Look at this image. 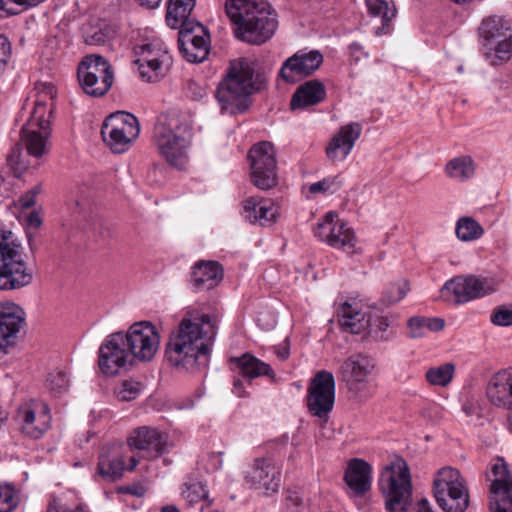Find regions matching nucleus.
<instances>
[{"label": "nucleus", "instance_id": "412c9836", "mask_svg": "<svg viewBox=\"0 0 512 512\" xmlns=\"http://www.w3.org/2000/svg\"><path fill=\"white\" fill-rule=\"evenodd\" d=\"M489 401L496 407L508 410V426L512 431V368L495 373L486 388Z\"/></svg>", "mask_w": 512, "mask_h": 512}, {"label": "nucleus", "instance_id": "0eeeda50", "mask_svg": "<svg viewBox=\"0 0 512 512\" xmlns=\"http://www.w3.org/2000/svg\"><path fill=\"white\" fill-rule=\"evenodd\" d=\"M154 145L158 154L171 166L184 169L189 161L192 135L178 121L159 120L154 128Z\"/></svg>", "mask_w": 512, "mask_h": 512}, {"label": "nucleus", "instance_id": "2eb2a0df", "mask_svg": "<svg viewBox=\"0 0 512 512\" xmlns=\"http://www.w3.org/2000/svg\"><path fill=\"white\" fill-rule=\"evenodd\" d=\"M134 360L123 340V333L110 334L99 348L98 365L102 373L116 375L121 369L133 365Z\"/></svg>", "mask_w": 512, "mask_h": 512}, {"label": "nucleus", "instance_id": "f257e3e1", "mask_svg": "<svg viewBox=\"0 0 512 512\" xmlns=\"http://www.w3.org/2000/svg\"><path fill=\"white\" fill-rule=\"evenodd\" d=\"M217 327L216 316L196 313L184 317L167 343V361L186 371H194L198 365L205 364Z\"/></svg>", "mask_w": 512, "mask_h": 512}, {"label": "nucleus", "instance_id": "c756f323", "mask_svg": "<svg viewBox=\"0 0 512 512\" xmlns=\"http://www.w3.org/2000/svg\"><path fill=\"white\" fill-rule=\"evenodd\" d=\"M375 368V360L366 354L354 356V400L360 393L359 399H366L372 394L368 377Z\"/></svg>", "mask_w": 512, "mask_h": 512}, {"label": "nucleus", "instance_id": "13d9d810", "mask_svg": "<svg viewBox=\"0 0 512 512\" xmlns=\"http://www.w3.org/2000/svg\"><path fill=\"white\" fill-rule=\"evenodd\" d=\"M108 39V35L101 29L87 32L85 42L89 45H102Z\"/></svg>", "mask_w": 512, "mask_h": 512}, {"label": "nucleus", "instance_id": "052dcab7", "mask_svg": "<svg viewBox=\"0 0 512 512\" xmlns=\"http://www.w3.org/2000/svg\"><path fill=\"white\" fill-rule=\"evenodd\" d=\"M340 372H341L343 381H345L347 383V385L349 386L350 381L352 380V362L350 361V359H347L343 363V365L341 366Z\"/></svg>", "mask_w": 512, "mask_h": 512}, {"label": "nucleus", "instance_id": "9b49d317", "mask_svg": "<svg viewBox=\"0 0 512 512\" xmlns=\"http://www.w3.org/2000/svg\"><path fill=\"white\" fill-rule=\"evenodd\" d=\"M497 286L498 283L494 278H479L473 275L457 276L443 285L440 297L449 303L463 304L494 293Z\"/></svg>", "mask_w": 512, "mask_h": 512}, {"label": "nucleus", "instance_id": "5701e85b", "mask_svg": "<svg viewBox=\"0 0 512 512\" xmlns=\"http://www.w3.org/2000/svg\"><path fill=\"white\" fill-rule=\"evenodd\" d=\"M127 444L131 450L144 451L150 458L159 457L167 450L165 435L148 426L134 429L127 438Z\"/></svg>", "mask_w": 512, "mask_h": 512}, {"label": "nucleus", "instance_id": "2f4dec72", "mask_svg": "<svg viewBox=\"0 0 512 512\" xmlns=\"http://www.w3.org/2000/svg\"><path fill=\"white\" fill-rule=\"evenodd\" d=\"M196 0H169L166 22L172 29L185 28L187 23H198L189 18Z\"/></svg>", "mask_w": 512, "mask_h": 512}, {"label": "nucleus", "instance_id": "aec40b11", "mask_svg": "<svg viewBox=\"0 0 512 512\" xmlns=\"http://www.w3.org/2000/svg\"><path fill=\"white\" fill-rule=\"evenodd\" d=\"M245 481L251 488L275 493L280 486V470L269 458H257L245 471Z\"/></svg>", "mask_w": 512, "mask_h": 512}, {"label": "nucleus", "instance_id": "4d7b16f0", "mask_svg": "<svg viewBox=\"0 0 512 512\" xmlns=\"http://www.w3.org/2000/svg\"><path fill=\"white\" fill-rule=\"evenodd\" d=\"M11 57V44L8 38L0 34V69H2Z\"/></svg>", "mask_w": 512, "mask_h": 512}, {"label": "nucleus", "instance_id": "ea45409f", "mask_svg": "<svg viewBox=\"0 0 512 512\" xmlns=\"http://www.w3.org/2000/svg\"><path fill=\"white\" fill-rule=\"evenodd\" d=\"M454 373L455 365L448 362L429 368L425 373V378L430 385L446 387L452 381Z\"/></svg>", "mask_w": 512, "mask_h": 512}, {"label": "nucleus", "instance_id": "bb28decb", "mask_svg": "<svg viewBox=\"0 0 512 512\" xmlns=\"http://www.w3.org/2000/svg\"><path fill=\"white\" fill-rule=\"evenodd\" d=\"M230 363L232 371L245 378L249 384L252 379L260 376H267L271 380H275V373L271 366L250 353H244L240 357H233L230 359Z\"/></svg>", "mask_w": 512, "mask_h": 512}, {"label": "nucleus", "instance_id": "680f3d73", "mask_svg": "<svg viewBox=\"0 0 512 512\" xmlns=\"http://www.w3.org/2000/svg\"><path fill=\"white\" fill-rule=\"evenodd\" d=\"M232 391L238 397H244L246 395L244 391V382L240 378H234Z\"/></svg>", "mask_w": 512, "mask_h": 512}, {"label": "nucleus", "instance_id": "dca6fc26", "mask_svg": "<svg viewBox=\"0 0 512 512\" xmlns=\"http://www.w3.org/2000/svg\"><path fill=\"white\" fill-rule=\"evenodd\" d=\"M390 318L367 307L356 309L354 307V336L359 335L361 340L389 341L393 335L389 331Z\"/></svg>", "mask_w": 512, "mask_h": 512}, {"label": "nucleus", "instance_id": "393cba45", "mask_svg": "<svg viewBox=\"0 0 512 512\" xmlns=\"http://www.w3.org/2000/svg\"><path fill=\"white\" fill-rule=\"evenodd\" d=\"M25 321L24 311L13 303H0V353H6Z\"/></svg>", "mask_w": 512, "mask_h": 512}, {"label": "nucleus", "instance_id": "3c124183", "mask_svg": "<svg viewBox=\"0 0 512 512\" xmlns=\"http://www.w3.org/2000/svg\"><path fill=\"white\" fill-rule=\"evenodd\" d=\"M408 335L410 338H422L426 335V323L424 316H413L407 321Z\"/></svg>", "mask_w": 512, "mask_h": 512}, {"label": "nucleus", "instance_id": "a18cd8bd", "mask_svg": "<svg viewBox=\"0 0 512 512\" xmlns=\"http://www.w3.org/2000/svg\"><path fill=\"white\" fill-rule=\"evenodd\" d=\"M339 220L337 214L333 212H328L314 228V234L322 241L328 240L333 234V228L336 225V221Z\"/></svg>", "mask_w": 512, "mask_h": 512}, {"label": "nucleus", "instance_id": "a878e982", "mask_svg": "<svg viewBox=\"0 0 512 512\" xmlns=\"http://www.w3.org/2000/svg\"><path fill=\"white\" fill-rule=\"evenodd\" d=\"M243 215L250 223L268 226L276 221L278 209L270 199L252 196L244 202Z\"/></svg>", "mask_w": 512, "mask_h": 512}, {"label": "nucleus", "instance_id": "8fccbe9b", "mask_svg": "<svg viewBox=\"0 0 512 512\" xmlns=\"http://www.w3.org/2000/svg\"><path fill=\"white\" fill-rule=\"evenodd\" d=\"M494 325L508 327L512 325V308L507 306L496 307L490 317Z\"/></svg>", "mask_w": 512, "mask_h": 512}, {"label": "nucleus", "instance_id": "c9c22d12", "mask_svg": "<svg viewBox=\"0 0 512 512\" xmlns=\"http://www.w3.org/2000/svg\"><path fill=\"white\" fill-rule=\"evenodd\" d=\"M444 170L449 178L463 182L474 176L476 166L471 156L462 155L449 160Z\"/></svg>", "mask_w": 512, "mask_h": 512}, {"label": "nucleus", "instance_id": "1a4fd4ad", "mask_svg": "<svg viewBox=\"0 0 512 512\" xmlns=\"http://www.w3.org/2000/svg\"><path fill=\"white\" fill-rule=\"evenodd\" d=\"M140 124L131 113L117 111L106 117L102 124L101 136L103 141L114 153H124L138 138Z\"/></svg>", "mask_w": 512, "mask_h": 512}, {"label": "nucleus", "instance_id": "20e7f679", "mask_svg": "<svg viewBox=\"0 0 512 512\" xmlns=\"http://www.w3.org/2000/svg\"><path fill=\"white\" fill-rule=\"evenodd\" d=\"M37 88L40 90L39 95L30 118L21 129V141L30 156L41 158L49 151L50 116L56 90L48 83L40 84Z\"/></svg>", "mask_w": 512, "mask_h": 512}, {"label": "nucleus", "instance_id": "f704fd0d", "mask_svg": "<svg viewBox=\"0 0 512 512\" xmlns=\"http://www.w3.org/2000/svg\"><path fill=\"white\" fill-rule=\"evenodd\" d=\"M352 149V124L349 123L342 127L335 135L328 147L326 154L332 161L344 160Z\"/></svg>", "mask_w": 512, "mask_h": 512}, {"label": "nucleus", "instance_id": "c03bdc74", "mask_svg": "<svg viewBox=\"0 0 512 512\" xmlns=\"http://www.w3.org/2000/svg\"><path fill=\"white\" fill-rule=\"evenodd\" d=\"M138 66V71L142 79L147 82H156L160 78L164 77L171 65H161V69H158L155 62L149 63H135Z\"/></svg>", "mask_w": 512, "mask_h": 512}, {"label": "nucleus", "instance_id": "bf43d9fd", "mask_svg": "<svg viewBox=\"0 0 512 512\" xmlns=\"http://www.w3.org/2000/svg\"><path fill=\"white\" fill-rule=\"evenodd\" d=\"M426 330L438 332L444 329L445 321L440 317H425Z\"/></svg>", "mask_w": 512, "mask_h": 512}, {"label": "nucleus", "instance_id": "39448f33", "mask_svg": "<svg viewBox=\"0 0 512 512\" xmlns=\"http://www.w3.org/2000/svg\"><path fill=\"white\" fill-rule=\"evenodd\" d=\"M24 247L11 231L0 229V290H18L33 281Z\"/></svg>", "mask_w": 512, "mask_h": 512}, {"label": "nucleus", "instance_id": "58836bf2", "mask_svg": "<svg viewBox=\"0 0 512 512\" xmlns=\"http://www.w3.org/2000/svg\"><path fill=\"white\" fill-rule=\"evenodd\" d=\"M455 233L459 240L469 242L481 238L484 229L472 217H461L456 223Z\"/></svg>", "mask_w": 512, "mask_h": 512}, {"label": "nucleus", "instance_id": "864d4df0", "mask_svg": "<svg viewBox=\"0 0 512 512\" xmlns=\"http://www.w3.org/2000/svg\"><path fill=\"white\" fill-rule=\"evenodd\" d=\"M339 184L336 182V178H324L321 181L312 183L309 186V192L312 194L335 192L338 190Z\"/></svg>", "mask_w": 512, "mask_h": 512}, {"label": "nucleus", "instance_id": "7c9ffc66", "mask_svg": "<svg viewBox=\"0 0 512 512\" xmlns=\"http://www.w3.org/2000/svg\"><path fill=\"white\" fill-rule=\"evenodd\" d=\"M373 479V466L364 459L354 457V505H358L359 498H364L366 502L370 500Z\"/></svg>", "mask_w": 512, "mask_h": 512}, {"label": "nucleus", "instance_id": "c85d7f7f", "mask_svg": "<svg viewBox=\"0 0 512 512\" xmlns=\"http://www.w3.org/2000/svg\"><path fill=\"white\" fill-rule=\"evenodd\" d=\"M326 97V88L324 84L312 79L302 83L294 92L290 107L292 110L305 109L321 103Z\"/></svg>", "mask_w": 512, "mask_h": 512}, {"label": "nucleus", "instance_id": "f8f14e48", "mask_svg": "<svg viewBox=\"0 0 512 512\" xmlns=\"http://www.w3.org/2000/svg\"><path fill=\"white\" fill-rule=\"evenodd\" d=\"M335 403V378L327 370H320L310 379L306 404L309 413L319 419H326Z\"/></svg>", "mask_w": 512, "mask_h": 512}, {"label": "nucleus", "instance_id": "e433bc0d", "mask_svg": "<svg viewBox=\"0 0 512 512\" xmlns=\"http://www.w3.org/2000/svg\"><path fill=\"white\" fill-rule=\"evenodd\" d=\"M494 47L485 48L484 55L493 66L507 62L512 55V30L494 42Z\"/></svg>", "mask_w": 512, "mask_h": 512}, {"label": "nucleus", "instance_id": "09e8293b", "mask_svg": "<svg viewBox=\"0 0 512 512\" xmlns=\"http://www.w3.org/2000/svg\"><path fill=\"white\" fill-rule=\"evenodd\" d=\"M47 387L54 395H60L67 391L69 380L64 372L50 373L46 380Z\"/></svg>", "mask_w": 512, "mask_h": 512}, {"label": "nucleus", "instance_id": "6ab92c4d", "mask_svg": "<svg viewBox=\"0 0 512 512\" xmlns=\"http://www.w3.org/2000/svg\"><path fill=\"white\" fill-rule=\"evenodd\" d=\"M323 63V55L318 50H299L285 60L280 76L289 83L307 77L319 69Z\"/></svg>", "mask_w": 512, "mask_h": 512}, {"label": "nucleus", "instance_id": "a211bd4d", "mask_svg": "<svg viewBox=\"0 0 512 512\" xmlns=\"http://www.w3.org/2000/svg\"><path fill=\"white\" fill-rule=\"evenodd\" d=\"M17 418L21 421L22 432L28 437L38 439L50 427L51 415L47 404L39 400H30L23 403L18 411Z\"/></svg>", "mask_w": 512, "mask_h": 512}, {"label": "nucleus", "instance_id": "69168bd1", "mask_svg": "<svg viewBox=\"0 0 512 512\" xmlns=\"http://www.w3.org/2000/svg\"><path fill=\"white\" fill-rule=\"evenodd\" d=\"M90 203L86 200H77L75 202L74 213L83 214L85 217L86 210L89 208Z\"/></svg>", "mask_w": 512, "mask_h": 512}, {"label": "nucleus", "instance_id": "37998d69", "mask_svg": "<svg viewBox=\"0 0 512 512\" xmlns=\"http://www.w3.org/2000/svg\"><path fill=\"white\" fill-rule=\"evenodd\" d=\"M182 497L187 505L192 507L207 497V491L200 482L185 483Z\"/></svg>", "mask_w": 512, "mask_h": 512}, {"label": "nucleus", "instance_id": "9d476101", "mask_svg": "<svg viewBox=\"0 0 512 512\" xmlns=\"http://www.w3.org/2000/svg\"><path fill=\"white\" fill-rule=\"evenodd\" d=\"M78 80L83 91L92 97L104 96L114 82V71L101 55L85 56L78 66Z\"/></svg>", "mask_w": 512, "mask_h": 512}, {"label": "nucleus", "instance_id": "7ed1b4c3", "mask_svg": "<svg viewBox=\"0 0 512 512\" xmlns=\"http://www.w3.org/2000/svg\"><path fill=\"white\" fill-rule=\"evenodd\" d=\"M225 11L241 40L262 44L276 31V14L265 0H226Z\"/></svg>", "mask_w": 512, "mask_h": 512}, {"label": "nucleus", "instance_id": "e2e57ef3", "mask_svg": "<svg viewBox=\"0 0 512 512\" xmlns=\"http://www.w3.org/2000/svg\"><path fill=\"white\" fill-rule=\"evenodd\" d=\"M344 482L349 490H352V459L347 461V467L344 474Z\"/></svg>", "mask_w": 512, "mask_h": 512}, {"label": "nucleus", "instance_id": "0e129e2a", "mask_svg": "<svg viewBox=\"0 0 512 512\" xmlns=\"http://www.w3.org/2000/svg\"><path fill=\"white\" fill-rule=\"evenodd\" d=\"M275 353L277 355V357L280 359V360H286L289 355H290V349H289V346L287 345V343L285 342L283 346H278L276 347L275 349Z\"/></svg>", "mask_w": 512, "mask_h": 512}, {"label": "nucleus", "instance_id": "b1692460", "mask_svg": "<svg viewBox=\"0 0 512 512\" xmlns=\"http://www.w3.org/2000/svg\"><path fill=\"white\" fill-rule=\"evenodd\" d=\"M495 479L490 486L494 501L490 502L491 512H512V476L504 464H495L492 467Z\"/></svg>", "mask_w": 512, "mask_h": 512}, {"label": "nucleus", "instance_id": "473e14b6", "mask_svg": "<svg viewBox=\"0 0 512 512\" xmlns=\"http://www.w3.org/2000/svg\"><path fill=\"white\" fill-rule=\"evenodd\" d=\"M124 457L117 451L102 452L97 466L98 474L105 480L114 481L123 475Z\"/></svg>", "mask_w": 512, "mask_h": 512}, {"label": "nucleus", "instance_id": "72a5a7b5", "mask_svg": "<svg viewBox=\"0 0 512 512\" xmlns=\"http://www.w3.org/2000/svg\"><path fill=\"white\" fill-rule=\"evenodd\" d=\"M510 31H512V29L508 24L502 18L495 16L483 19L478 28V33L484 48L493 46L497 39L505 36Z\"/></svg>", "mask_w": 512, "mask_h": 512}, {"label": "nucleus", "instance_id": "603ef678", "mask_svg": "<svg viewBox=\"0 0 512 512\" xmlns=\"http://www.w3.org/2000/svg\"><path fill=\"white\" fill-rule=\"evenodd\" d=\"M337 321L343 330L352 332V306L348 302L337 310Z\"/></svg>", "mask_w": 512, "mask_h": 512}, {"label": "nucleus", "instance_id": "49530a36", "mask_svg": "<svg viewBox=\"0 0 512 512\" xmlns=\"http://www.w3.org/2000/svg\"><path fill=\"white\" fill-rule=\"evenodd\" d=\"M142 385L139 381L129 379L124 380L116 389V396L121 401H132L138 397Z\"/></svg>", "mask_w": 512, "mask_h": 512}, {"label": "nucleus", "instance_id": "6e6d98bb", "mask_svg": "<svg viewBox=\"0 0 512 512\" xmlns=\"http://www.w3.org/2000/svg\"><path fill=\"white\" fill-rule=\"evenodd\" d=\"M117 491L120 494H130L137 497H143L147 492V487L142 483H133L131 485L121 486Z\"/></svg>", "mask_w": 512, "mask_h": 512}, {"label": "nucleus", "instance_id": "6e6552de", "mask_svg": "<svg viewBox=\"0 0 512 512\" xmlns=\"http://www.w3.org/2000/svg\"><path fill=\"white\" fill-rule=\"evenodd\" d=\"M433 494L445 512H465L469 505L466 480L452 467L440 469L433 481Z\"/></svg>", "mask_w": 512, "mask_h": 512}, {"label": "nucleus", "instance_id": "ddd939ff", "mask_svg": "<svg viewBox=\"0 0 512 512\" xmlns=\"http://www.w3.org/2000/svg\"><path fill=\"white\" fill-rule=\"evenodd\" d=\"M252 182L261 190H268L277 184L276 151L271 142L255 144L249 151Z\"/></svg>", "mask_w": 512, "mask_h": 512}, {"label": "nucleus", "instance_id": "cd10ccee", "mask_svg": "<svg viewBox=\"0 0 512 512\" xmlns=\"http://www.w3.org/2000/svg\"><path fill=\"white\" fill-rule=\"evenodd\" d=\"M223 279V268L217 261L200 260L192 268V283L197 290H209Z\"/></svg>", "mask_w": 512, "mask_h": 512}, {"label": "nucleus", "instance_id": "338daca9", "mask_svg": "<svg viewBox=\"0 0 512 512\" xmlns=\"http://www.w3.org/2000/svg\"><path fill=\"white\" fill-rule=\"evenodd\" d=\"M417 512H433L431 510V507H430L427 499H421L418 502V511Z\"/></svg>", "mask_w": 512, "mask_h": 512}, {"label": "nucleus", "instance_id": "f3484780", "mask_svg": "<svg viewBox=\"0 0 512 512\" xmlns=\"http://www.w3.org/2000/svg\"><path fill=\"white\" fill-rule=\"evenodd\" d=\"M178 48L189 62H202L209 54V35L198 23H187L179 29Z\"/></svg>", "mask_w": 512, "mask_h": 512}, {"label": "nucleus", "instance_id": "79ce46f5", "mask_svg": "<svg viewBox=\"0 0 512 512\" xmlns=\"http://www.w3.org/2000/svg\"><path fill=\"white\" fill-rule=\"evenodd\" d=\"M327 243L334 248L349 250L352 247V243L348 224L337 220L333 228V234L328 238Z\"/></svg>", "mask_w": 512, "mask_h": 512}, {"label": "nucleus", "instance_id": "4c0bfd02", "mask_svg": "<svg viewBox=\"0 0 512 512\" xmlns=\"http://www.w3.org/2000/svg\"><path fill=\"white\" fill-rule=\"evenodd\" d=\"M155 62L158 69L161 65H171L172 58L169 53L154 43H149L140 47L139 57L135 63H149Z\"/></svg>", "mask_w": 512, "mask_h": 512}, {"label": "nucleus", "instance_id": "de8ad7c7", "mask_svg": "<svg viewBox=\"0 0 512 512\" xmlns=\"http://www.w3.org/2000/svg\"><path fill=\"white\" fill-rule=\"evenodd\" d=\"M17 505L18 496L15 489L8 484H0V512H11Z\"/></svg>", "mask_w": 512, "mask_h": 512}, {"label": "nucleus", "instance_id": "a19ab883", "mask_svg": "<svg viewBox=\"0 0 512 512\" xmlns=\"http://www.w3.org/2000/svg\"><path fill=\"white\" fill-rule=\"evenodd\" d=\"M410 290L406 279H399L386 286L382 294V303L386 306L393 305L401 301Z\"/></svg>", "mask_w": 512, "mask_h": 512}, {"label": "nucleus", "instance_id": "4be33fe9", "mask_svg": "<svg viewBox=\"0 0 512 512\" xmlns=\"http://www.w3.org/2000/svg\"><path fill=\"white\" fill-rule=\"evenodd\" d=\"M370 20L371 32L377 36L387 35L393 31V21L397 9L393 0H364Z\"/></svg>", "mask_w": 512, "mask_h": 512}, {"label": "nucleus", "instance_id": "774afa93", "mask_svg": "<svg viewBox=\"0 0 512 512\" xmlns=\"http://www.w3.org/2000/svg\"><path fill=\"white\" fill-rule=\"evenodd\" d=\"M46 512H64V509L60 510L58 508L56 500H53L49 503Z\"/></svg>", "mask_w": 512, "mask_h": 512}, {"label": "nucleus", "instance_id": "4468645a", "mask_svg": "<svg viewBox=\"0 0 512 512\" xmlns=\"http://www.w3.org/2000/svg\"><path fill=\"white\" fill-rule=\"evenodd\" d=\"M125 345L133 360L147 362L152 360L158 351L160 336L156 327L147 321L137 322L130 326L126 334H123Z\"/></svg>", "mask_w": 512, "mask_h": 512}, {"label": "nucleus", "instance_id": "f03ea898", "mask_svg": "<svg viewBox=\"0 0 512 512\" xmlns=\"http://www.w3.org/2000/svg\"><path fill=\"white\" fill-rule=\"evenodd\" d=\"M265 82V73L256 60H231L216 90L221 109L230 114L245 111L250 105V96L259 91Z\"/></svg>", "mask_w": 512, "mask_h": 512}, {"label": "nucleus", "instance_id": "423d86ee", "mask_svg": "<svg viewBox=\"0 0 512 512\" xmlns=\"http://www.w3.org/2000/svg\"><path fill=\"white\" fill-rule=\"evenodd\" d=\"M378 487L387 512H408L412 505V479L408 464L397 458L380 472Z\"/></svg>", "mask_w": 512, "mask_h": 512}, {"label": "nucleus", "instance_id": "5fc2aeb1", "mask_svg": "<svg viewBox=\"0 0 512 512\" xmlns=\"http://www.w3.org/2000/svg\"><path fill=\"white\" fill-rule=\"evenodd\" d=\"M20 157L21 150L18 146H15L7 156V163L15 172H22L26 169L25 164L20 161Z\"/></svg>", "mask_w": 512, "mask_h": 512}]
</instances>
